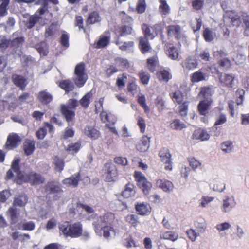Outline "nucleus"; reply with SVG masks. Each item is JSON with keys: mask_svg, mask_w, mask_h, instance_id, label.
Returning <instances> with one entry per match:
<instances>
[{"mask_svg": "<svg viewBox=\"0 0 249 249\" xmlns=\"http://www.w3.org/2000/svg\"><path fill=\"white\" fill-rule=\"evenodd\" d=\"M12 78L14 83L17 87H19L21 90H24L27 85V80L24 76L14 74Z\"/></svg>", "mask_w": 249, "mask_h": 249, "instance_id": "obj_17", "label": "nucleus"}, {"mask_svg": "<svg viewBox=\"0 0 249 249\" xmlns=\"http://www.w3.org/2000/svg\"><path fill=\"white\" fill-rule=\"evenodd\" d=\"M24 152L26 155H31L35 150V143L32 141H26L24 145Z\"/></svg>", "mask_w": 249, "mask_h": 249, "instance_id": "obj_43", "label": "nucleus"}, {"mask_svg": "<svg viewBox=\"0 0 249 249\" xmlns=\"http://www.w3.org/2000/svg\"><path fill=\"white\" fill-rule=\"evenodd\" d=\"M137 212L140 215H145L150 213L151 207L147 203H141L135 206Z\"/></svg>", "mask_w": 249, "mask_h": 249, "instance_id": "obj_18", "label": "nucleus"}, {"mask_svg": "<svg viewBox=\"0 0 249 249\" xmlns=\"http://www.w3.org/2000/svg\"><path fill=\"white\" fill-rule=\"evenodd\" d=\"M135 193L134 185L129 182L125 185L124 189L122 192V195L127 198L134 196Z\"/></svg>", "mask_w": 249, "mask_h": 249, "instance_id": "obj_21", "label": "nucleus"}, {"mask_svg": "<svg viewBox=\"0 0 249 249\" xmlns=\"http://www.w3.org/2000/svg\"><path fill=\"white\" fill-rule=\"evenodd\" d=\"M234 148V146L232 142L227 141L221 144V149L222 151L226 153L231 152Z\"/></svg>", "mask_w": 249, "mask_h": 249, "instance_id": "obj_37", "label": "nucleus"}, {"mask_svg": "<svg viewBox=\"0 0 249 249\" xmlns=\"http://www.w3.org/2000/svg\"><path fill=\"white\" fill-rule=\"evenodd\" d=\"M156 184L158 187L160 188L164 192L166 193L171 192L174 187L171 181L164 179H157Z\"/></svg>", "mask_w": 249, "mask_h": 249, "instance_id": "obj_12", "label": "nucleus"}, {"mask_svg": "<svg viewBox=\"0 0 249 249\" xmlns=\"http://www.w3.org/2000/svg\"><path fill=\"white\" fill-rule=\"evenodd\" d=\"M213 100L212 98L204 99L201 101L197 106L199 113L201 115L205 116L210 109Z\"/></svg>", "mask_w": 249, "mask_h": 249, "instance_id": "obj_11", "label": "nucleus"}, {"mask_svg": "<svg viewBox=\"0 0 249 249\" xmlns=\"http://www.w3.org/2000/svg\"><path fill=\"white\" fill-rule=\"evenodd\" d=\"M171 97L173 101L178 104H180L183 102L184 99L183 94L179 90L174 92L172 95H171Z\"/></svg>", "mask_w": 249, "mask_h": 249, "instance_id": "obj_51", "label": "nucleus"}, {"mask_svg": "<svg viewBox=\"0 0 249 249\" xmlns=\"http://www.w3.org/2000/svg\"><path fill=\"white\" fill-rule=\"evenodd\" d=\"M59 86L65 90L66 92L72 91L74 89V84L70 80H64L60 82Z\"/></svg>", "mask_w": 249, "mask_h": 249, "instance_id": "obj_31", "label": "nucleus"}, {"mask_svg": "<svg viewBox=\"0 0 249 249\" xmlns=\"http://www.w3.org/2000/svg\"><path fill=\"white\" fill-rule=\"evenodd\" d=\"M157 76L160 81L167 82L172 77L171 74L166 70H162L157 73Z\"/></svg>", "mask_w": 249, "mask_h": 249, "instance_id": "obj_44", "label": "nucleus"}, {"mask_svg": "<svg viewBox=\"0 0 249 249\" xmlns=\"http://www.w3.org/2000/svg\"><path fill=\"white\" fill-rule=\"evenodd\" d=\"M20 229L24 231H32L35 229V224L33 221H25L20 224Z\"/></svg>", "mask_w": 249, "mask_h": 249, "instance_id": "obj_48", "label": "nucleus"}, {"mask_svg": "<svg viewBox=\"0 0 249 249\" xmlns=\"http://www.w3.org/2000/svg\"><path fill=\"white\" fill-rule=\"evenodd\" d=\"M45 192L48 194H53L62 191L59 185L53 182H48L45 185Z\"/></svg>", "mask_w": 249, "mask_h": 249, "instance_id": "obj_25", "label": "nucleus"}, {"mask_svg": "<svg viewBox=\"0 0 249 249\" xmlns=\"http://www.w3.org/2000/svg\"><path fill=\"white\" fill-rule=\"evenodd\" d=\"M155 104L160 112L163 111L165 107V101L160 96H158L156 99Z\"/></svg>", "mask_w": 249, "mask_h": 249, "instance_id": "obj_58", "label": "nucleus"}, {"mask_svg": "<svg viewBox=\"0 0 249 249\" xmlns=\"http://www.w3.org/2000/svg\"><path fill=\"white\" fill-rule=\"evenodd\" d=\"M25 18H26V20L24 21V22L25 26L28 29L33 28L41 19V17L36 14L32 16L27 15Z\"/></svg>", "mask_w": 249, "mask_h": 249, "instance_id": "obj_15", "label": "nucleus"}, {"mask_svg": "<svg viewBox=\"0 0 249 249\" xmlns=\"http://www.w3.org/2000/svg\"><path fill=\"white\" fill-rule=\"evenodd\" d=\"M135 177L138 185L145 194L149 193L152 187V184L147 181L145 176L140 172H135Z\"/></svg>", "mask_w": 249, "mask_h": 249, "instance_id": "obj_6", "label": "nucleus"}, {"mask_svg": "<svg viewBox=\"0 0 249 249\" xmlns=\"http://www.w3.org/2000/svg\"><path fill=\"white\" fill-rule=\"evenodd\" d=\"M197 60L191 57L187 58L184 61V67L188 70H192L197 67Z\"/></svg>", "mask_w": 249, "mask_h": 249, "instance_id": "obj_36", "label": "nucleus"}, {"mask_svg": "<svg viewBox=\"0 0 249 249\" xmlns=\"http://www.w3.org/2000/svg\"><path fill=\"white\" fill-rule=\"evenodd\" d=\"M81 143L79 142L68 145L66 150L71 154H74L80 149Z\"/></svg>", "mask_w": 249, "mask_h": 249, "instance_id": "obj_49", "label": "nucleus"}, {"mask_svg": "<svg viewBox=\"0 0 249 249\" xmlns=\"http://www.w3.org/2000/svg\"><path fill=\"white\" fill-rule=\"evenodd\" d=\"M82 227L80 223L70 225V237H77L82 234Z\"/></svg>", "mask_w": 249, "mask_h": 249, "instance_id": "obj_20", "label": "nucleus"}, {"mask_svg": "<svg viewBox=\"0 0 249 249\" xmlns=\"http://www.w3.org/2000/svg\"><path fill=\"white\" fill-rule=\"evenodd\" d=\"M9 3V0H2L0 4V16H4L7 14V6Z\"/></svg>", "mask_w": 249, "mask_h": 249, "instance_id": "obj_55", "label": "nucleus"}, {"mask_svg": "<svg viewBox=\"0 0 249 249\" xmlns=\"http://www.w3.org/2000/svg\"><path fill=\"white\" fill-rule=\"evenodd\" d=\"M101 18L97 12H93L90 13L88 18L87 23L92 24L101 21Z\"/></svg>", "mask_w": 249, "mask_h": 249, "instance_id": "obj_41", "label": "nucleus"}, {"mask_svg": "<svg viewBox=\"0 0 249 249\" xmlns=\"http://www.w3.org/2000/svg\"><path fill=\"white\" fill-rule=\"evenodd\" d=\"M92 97V94L89 92L84 96V97L80 100V105L84 107H87L90 103V99Z\"/></svg>", "mask_w": 249, "mask_h": 249, "instance_id": "obj_50", "label": "nucleus"}, {"mask_svg": "<svg viewBox=\"0 0 249 249\" xmlns=\"http://www.w3.org/2000/svg\"><path fill=\"white\" fill-rule=\"evenodd\" d=\"M120 36H125L130 35L133 31V28L129 26H123L120 28Z\"/></svg>", "mask_w": 249, "mask_h": 249, "instance_id": "obj_61", "label": "nucleus"}, {"mask_svg": "<svg viewBox=\"0 0 249 249\" xmlns=\"http://www.w3.org/2000/svg\"><path fill=\"white\" fill-rule=\"evenodd\" d=\"M9 216L10 217L11 220V223L14 224L17 222V214L18 210L14 206L10 207L7 212Z\"/></svg>", "mask_w": 249, "mask_h": 249, "instance_id": "obj_45", "label": "nucleus"}, {"mask_svg": "<svg viewBox=\"0 0 249 249\" xmlns=\"http://www.w3.org/2000/svg\"><path fill=\"white\" fill-rule=\"evenodd\" d=\"M142 29L144 34V36L143 37H146L147 38V37H149L151 39L154 38L155 35H154L153 32L151 33V27L149 28L146 25H143L142 26Z\"/></svg>", "mask_w": 249, "mask_h": 249, "instance_id": "obj_59", "label": "nucleus"}, {"mask_svg": "<svg viewBox=\"0 0 249 249\" xmlns=\"http://www.w3.org/2000/svg\"><path fill=\"white\" fill-rule=\"evenodd\" d=\"M24 41V38L22 36L16 37V38L10 40L11 45L15 47H18L21 46Z\"/></svg>", "mask_w": 249, "mask_h": 249, "instance_id": "obj_63", "label": "nucleus"}, {"mask_svg": "<svg viewBox=\"0 0 249 249\" xmlns=\"http://www.w3.org/2000/svg\"><path fill=\"white\" fill-rule=\"evenodd\" d=\"M103 177L106 182L114 181L117 176V171L115 166L111 163H107L104 165Z\"/></svg>", "mask_w": 249, "mask_h": 249, "instance_id": "obj_5", "label": "nucleus"}, {"mask_svg": "<svg viewBox=\"0 0 249 249\" xmlns=\"http://www.w3.org/2000/svg\"><path fill=\"white\" fill-rule=\"evenodd\" d=\"M126 222L130 223L133 227H137L140 223L139 217L136 214H128L125 217Z\"/></svg>", "mask_w": 249, "mask_h": 249, "instance_id": "obj_39", "label": "nucleus"}, {"mask_svg": "<svg viewBox=\"0 0 249 249\" xmlns=\"http://www.w3.org/2000/svg\"><path fill=\"white\" fill-rule=\"evenodd\" d=\"M37 98L43 105H47L52 101L53 97L52 95L46 90L39 92Z\"/></svg>", "mask_w": 249, "mask_h": 249, "instance_id": "obj_14", "label": "nucleus"}, {"mask_svg": "<svg viewBox=\"0 0 249 249\" xmlns=\"http://www.w3.org/2000/svg\"><path fill=\"white\" fill-rule=\"evenodd\" d=\"M19 162V159H15L12 163V168L17 174V178L15 181L17 184H22L24 182H29L32 185H36L44 182L45 178L40 174L32 172L24 175L20 170Z\"/></svg>", "mask_w": 249, "mask_h": 249, "instance_id": "obj_1", "label": "nucleus"}, {"mask_svg": "<svg viewBox=\"0 0 249 249\" xmlns=\"http://www.w3.org/2000/svg\"><path fill=\"white\" fill-rule=\"evenodd\" d=\"M139 47L142 53L144 54L151 49V47L146 37H141L139 40Z\"/></svg>", "mask_w": 249, "mask_h": 249, "instance_id": "obj_23", "label": "nucleus"}, {"mask_svg": "<svg viewBox=\"0 0 249 249\" xmlns=\"http://www.w3.org/2000/svg\"><path fill=\"white\" fill-rule=\"evenodd\" d=\"M57 26L56 24H52L46 29L45 36L46 38H52L57 30Z\"/></svg>", "mask_w": 249, "mask_h": 249, "instance_id": "obj_40", "label": "nucleus"}, {"mask_svg": "<svg viewBox=\"0 0 249 249\" xmlns=\"http://www.w3.org/2000/svg\"><path fill=\"white\" fill-rule=\"evenodd\" d=\"M114 219V215L111 213H107L92 223L96 233L101 236V230L100 228L105 225L110 224Z\"/></svg>", "mask_w": 249, "mask_h": 249, "instance_id": "obj_3", "label": "nucleus"}, {"mask_svg": "<svg viewBox=\"0 0 249 249\" xmlns=\"http://www.w3.org/2000/svg\"><path fill=\"white\" fill-rule=\"evenodd\" d=\"M168 34L170 36H174L176 38L180 36L181 29L178 25H170L168 27Z\"/></svg>", "mask_w": 249, "mask_h": 249, "instance_id": "obj_32", "label": "nucleus"}, {"mask_svg": "<svg viewBox=\"0 0 249 249\" xmlns=\"http://www.w3.org/2000/svg\"><path fill=\"white\" fill-rule=\"evenodd\" d=\"M213 93V89L210 87H204L201 88L199 96L204 99L212 98L211 96Z\"/></svg>", "mask_w": 249, "mask_h": 249, "instance_id": "obj_30", "label": "nucleus"}, {"mask_svg": "<svg viewBox=\"0 0 249 249\" xmlns=\"http://www.w3.org/2000/svg\"><path fill=\"white\" fill-rule=\"evenodd\" d=\"M110 39L109 36H101L98 41L95 44V47L99 49L106 47L109 44Z\"/></svg>", "mask_w": 249, "mask_h": 249, "instance_id": "obj_34", "label": "nucleus"}, {"mask_svg": "<svg viewBox=\"0 0 249 249\" xmlns=\"http://www.w3.org/2000/svg\"><path fill=\"white\" fill-rule=\"evenodd\" d=\"M170 127L172 129L176 130H180L186 127V124L180 120L176 119L173 120L170 124Z\"/></svg>", "mask_w": 249, "mask_h": 249, "instance_id": "obj_33", "label": "nucleus"}, {"mask_svg": "<svg viewBox=\"0 0 249 249\" xmlns=\"http://www.w3.org/2000/svg\"><path fill=\"white\" fill-rule=\"evenodd\" d=\"M60 231L67 236H70V225L69 222H65L59 226Z\"/></svg>", "mask_w": 249, "mask_h": 249, "instance_id": "obj_54", "label": "nucleus"}, {"mask_svg": "<svg viewBox=\"0 0 249 249\" xmlns=\"http://www.w3.org/2000/svg\"><path fill=\"white\" fill-rule=\"evenodd\" d=\"M189 102L184 101L179 107V114L182 116H186L188 113Z\"/></svg>", "mask_w": 249, "mask_h": 249, "instance_id": "obj_53", "label": "nucleus"}, {"mask_svg": "<svg viewBox=\"0 0 249 249\" xmlns=\"http://www.w3.org/2000/svg\"><path fill=\"white\" fill-rule=\"evenodd\" d=\"M178 238V235L173 231H166L160 234L161 239L175 241Z\"/></svg>", "mask_w": 249, "mask_h": 249, "instance_id": "obj_35", "label": "nucleus"}, {"mask_svg": "<svg viewBox=\"0 0 249 249\" xmlns=\"http://www.w3.org/2000/svg\"><path fill=\"white\" fill-rule=\"evenodd\" d=\"M54 162L56 170L59 172H61L63 170L64 166L63 160L56 156L54 158Z\"/></svg>", "mask_w": 249, "mask_h": 249, "instance_id": "obj_60", "label": "nucleus"}, {"mask_svg": "<svg viewBox=\"0 0 249 249\" xmlns=\"http://www.w3.org/2000/svg\"><path fill=\"white\" fill-rule=\"evenodd\" d=\"M28 198L26 195L21 194L16 196L13 201V205L23 207L27 203Z\"/></svg>", "mask_w": 249, "mask_h": 249, "instance_id": "obj_29", "label": "nucleus"}, {"mask_svg": "<svg viewBox=\"0 0 249 249\" xmlns=\"http://www.w3.org/2000/svg\"><path fill=\"white\" fill-rule=\"evenodd\" d=\"M245 92V91L242 89H238L236 90L235 92L236 102L238 105L242 104L244 99Z\"/></svg>", "mask_w": 249, "mask_h": 249, "instance_id": "obj_52", "label": "nucleus"}, {"mask_svg": "<svg viewBox=\"0 0 249 249\" xmlns=\"http://www.w3.org/2000/svg\"><path fill=\"white\" fill-rule=\"evenodd\" d=\"M35 48L41 55L45 56L48 54V48L44 42H41L36 44L35 45Z\"/></svg>", "mask_w": 249, "mask_h": 249, "instance_id": "obj_42", "label": "nucleus"}, {"mask_svg": "<svg viewBox=\"0 0 249 249\" xmlns=\"http://www.w3.org/2000/svg\"><path fill=\"white\" fill-rule=\"evenodd\" d=\"M21 141V138L17 134L11 133L8 136L5 147L8 150L12 149L17 147Z\"/></svg>", "mask_w": 249, "mask_h": 249, "instance_id": "obj_8", "label": "nucleus"}, {"mask_svg": "<svg viewBox=\"0 0 249 249\" xmlns=\"http://www.w3.org/2000/svg\"><path fill=\"white\" fill-rule=\"evenodd\" d=\"M218 77L221 85L222 86L232 88L233 87V82L235 77L232 74H222L219 72Z\"/></svg>", "mask_w": 249, "mask_h": 249, "instance_id": "obj_10", "label": "nucleus"}, {"mask_svg": "<svg viewBox=\"0 0 249 249\" xmlns=\"http://www.w3.org/2000/svg\"><path fill=\"white\" fill-rule=\"evenodd\" d=\"M166 53L169 57L173 60H178V48L174 46L170 45L166 47Z\"/></svg>", "mask_w": 249, "mask_h": 249, "instance_id": "obj_22", "label": "nucleus"}, {"mask_svg": "<svg viewBox=\"0 0 249 249\" xmlns=\"http://www.w3.org/2000/svg\"><path fill=\"white\" fill-rule=\"evenodd\" d=\"M72 204L74 205H76V207L74 208V209H78V208H82V209H84L86 212H87V213H91L94 212V209H93V208H92L91 207H90L89 205L80 203L78 201H76V200L73 201Z\"/></svg>", "mask_w": 249, "mask_h": 249, "instance_id": "obj_46", "label": "nucleus"}, {"mask_svg": "<svg viewBox=\"0 0 249 249\" xmlns=\"http://www.w3.org/2000/svg\"><path fill=\"white\" fill-rule=\"evenodd\" d=\"M80 180L79 173L73 175L70 178L64 179L62 182L64 184L75 187L78 185V182Z\"/></svg>", "mask_w": 249, "mask_h": 249, "instance_id": "obj_19", "label": "nucleus"}, {"mask_svg": "<svg viewBox=\"0 0 249 249\" xmlns=\"http://www.w3.org/2000/svg\"><path fill=\"white\" fill-rule=\"evenodd\" d=\"M228 17L233 26L238 27L242 23L245 25L244 35L249 36V15L246 12L237 13L232 11H226L224 17Z\"/></svg>", "mask_w": 249, "mask_h": 249, "instance_id": "obj_2", "label": "nucleus"}, {"mask_svg": "<svg viewBox=\"0 0 249 249\" xmlns=\"http://www.w3.org/2000/svg\"><path fill=\"white\" fill-rule=\"evenodd\" d=\"M100 229L101 230V232L103 231L104 237L107 239L113 237L115 235V231L114 229L111 226L105 225L101 227Z\"/></svg>", "mask_w": 249, "mask_h": 249, "instance_id": "obj_28", "label": "nucleus"}, {"mask_svg": "<svg viewBox=\"0 0 249 249\" xmlns=\"http://www.w3.org/2000/svg\"><path fill=\"white\" fill-rule=\"evenodd\" d=\"M206 74L201 70L194 72L191 76V80L193 83H197L206 80Z\"/></svg>", "mask_w": 249, "mask_h": 249, "instance_id": "obj_27", "label": "nucleus"}, {"mask_svg": "<svg viewBox=\"0 0 249 249\" xmlns=\"http://www.w3.org/2000/svg\"><path fill=\"white\" fill-rule=\"evenodd\" d=\"M159 156L160 160L165 164V169L171 171L172 169V165L171 162V155L166 148H162L159 152Z\"/></svg>", "mask_w": 249, "mask_h": 249, "instance_id": "obj_7", "label": "nucleus"}, {"mask_svg": "<svg viewBox=\"0 0 249 249\" xmlns=\"http://www.w3.org/2000/svg\"><path fill=\"white\" fill-rule=\"evenodd\" d=\"M84 134L88 137L92 139H96L99 137V132L92 126L87 125L84 129Z\"/></svg>", "mask_w": 249, "mask_h": 249, "instance_id": "obj_26", "label": "nucleus"}, {"mask_svg": "<svg viewBox=\"0 0 249 249\" xmlns=\"http://www.w3.org/2000/svg\"><path fill=\"white\" fill-rule=\"evenodd\" d=\"M61 111L69 123L72 121L75 116L74 111L65 105H61Z\"/></svg>", "mask_w": 249, "mask_h": 249, "instance_id": "obj_16", "label": "nucleus"}, {"mask_svg": "<svg viewBox=\"0 0 249 249\" xmlns=\"http://www.w3.org/2000/svg\"><path fill=\"white\" fill-rule=\"evenodd\" d=\"M160 5L159 6V10L162 15H167L169 13L170 8L168 5L166 0H159Z\"/></svg>", "mask_w": 249, "mask_h": 249, "instance_id": "obj_38", "label": "nucleus"}, {"mask_svg": "<svg viewBox=\"0 0 249 249\" xmlns=\"http://www.w3.org/2000/svg\"><path fill=\"white\" fill-rule=\"evenodd\" d=\"M150 137L143 136L137 144V149L141 152L147 151L150 147Z\"/></svg>", "mask_w": 249, "mask_h": 249, "instance_id": "obj_13", "label": "nucleus"}, {"mask_svg": "<svg viewBox=\"0 0 249 249\" xmlns=\"http://www.w3.org/2000/svg\"><path fill=\"white\" fill-rule=\"evenodd\" d=\"M236 205V202L233 196H226L223 200L221 211L224 213L230 212Z\"/></svg>", "mask_w": 249, "mask_h": 249, "instance_id": "obj_9", "label": "nucleus"}, {"mask_svg": "<svg viewBox=\"0 0 249 249\" xmlns=\"http://www.w3.org/2000/svg\"><path fill=\"white\" fill-rule=\"evenodd\" d=\"M231 227V225L230 223L225 222L218 224H217L215 228L219 232H221L225 231L228 230Z\"/></svg>", "mask_w": 249, "mask_h": 249, "instance_id": "obj_57", "label": "nucleus"}, {"mask_svg": "<svg viewBox=\"0 0 249 249\" xmlns=\"http://www.w3.org/2000/svg\"><path fill=\"white\" fill-rule=\"evenodd\" d=\"M193 136L196 140H200L201 141L208 140L210 138V135L208 132L203 129H198L195 131Z\"/></svg>", "mask_w": 249, "mask_h": 249, "instance_id": "obj_24", "label": "nucleus"}, {"mask_svg": "<svg viewBox=\"0 0 249 249\" xmlns=\"http://www.w3.org/2000/svg\"><path fill=\"white\" fill-rule=\"evenodd\" d=\"M227 121V117L223 113H220L216 118V121L214 123V125H218L225 123Z\"/></svg>", "mask_w": 249, "mask_h": 249, "instance_id": "obj_64", "label": "nucleus"}, {"mask_svg": "<svg viewBox=\"0 0 249 249\" xmlns=\"http://www.w3.org/2000/svg\"><path fill=\"white\" fill-rule=\"evenodd\" d=\"M147 67L150 71L154 72L157 65V58L155 56L147 59Z\"/></svg>", "mask_w": 249, "mask_h": 249, "instance_id": "obj_56", "label": "nucleus"}, {"mask_svg": "<svg viewBox=\"0 0 249 249\" xmlns=\"http://www.w3.org/2000/svg\"><path fill=\"white\" fill-rule=\"evenodd\" d=\"M74 81L75 85L78 87H82L88 79L85 72V64L83 63L78 64L74 70Z\"/></svg>", "mask_w": 249, "mask_h": 249, "instance_id": "obj_4", "label": "nucleus"}, {"mask_svg": "<svg viewBox=\"0 0 249 249\" xmlns=\"http://www.w3.org/2000/svg\"><path fill=\"white\" fill-rule=\"evenodd\" d=\"M197 57L201 60L204 61H209L211 59V56L209 50L208 49H205L200 51L197 53Z\"/></svg>", "mask_w": 249, "mask_h": 249, "instance_id": "obj_47", "label": "nucleus"}, {"mask_svg": "<svg viewBox=\"0 0 249 249\" xmlns=\"http://www.w3.org/2000/svg\"><path fill=\"white\" fill-rule=\"evenodd\" d=\"M203 36L207 42H211L214 38L213 32L208 28L204 31Z\"/></svg>", "mask_w": 249, "mask_h": 249, "instance_id": "obj_62", "label": "nucleus"}]
</instances>
